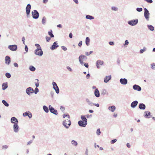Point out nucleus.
<instances>
[{
    "label": "nucleus",
    "mask_w": 155,
    "mask_h": 155,
    "mask_svg": "<svg viewBox=\"0 0 155 155\" xmlns=\"http://www.w3.org/2000/svg\"><path fill=\"white\" fill-rule=\"evenodd\" d=\"M81 65H84L87 68H88L89 67L88 64L87 63H84L83 64Z\"/></svg>",
    "instance_id": "48"
},
{
    "label": "nucleus",
    "mask_w": 155,
    "mask_h": 155,
    "mask_svg": "<svg viewBox=\"0 0 155 155\" xmlns=\"http://www.w3.org/2000/svg\"><path fill=\"white\" fill-rule=\"evenodd\" d=\"M2 103L6 107H8L9 106V104L5 100H2Z\"/></svg>",
    "instance_id": "33"
},
{
    "label": "nucleus",
    "mask_w": 155,
    "mask_h": 155,
    "mask_svg": "<svg viewBox=\"0 0 155 155\" xmlns=\"http://www.w3.org/2000/svg\"><path fill=\"white\" fill-rule=\"evenodd\" d=\"M86 101L89 105L91 106L92 105L93 103L91 102L87 98L86 100Z\"/></svg>",
    "instance_id": "40"
},
{
    "label": "nucleus",
    "mask_w": 155,
    "mask_h": 155,
    "mask_svg": "<svg viewBox=\"0 0 155 155\" xmlns=\"http://www.w3.org/2000/svg\"><path fill=\"white\" fill-rule=\"evenodd\" d=\"M31 8V6L30 4H28L25 8V10L27 15V17L28 18L30 17V13Z\"/></svg>",
    "instance_id": "3"
},
{
    "label": "nucleus",
    "mask_w": 155,
    "mask_h": 155,
    "mask_svg": "<svg viewBox=\"0 0 155 155\" xmlns=\"http://www.w3.org/2000/svg\"><path fill=\"white\" fill-rule=\"evenodd\" d=\"M25 49L26 52H27L28 51V48L26 45H25Z\"/></svg>",
    "instance_id": "57"
},
{
    "label": "nucleus",
    "mask_w": 155,
    "mask_h": 155,
    "mask_svg": "<svg viewBox=\"0 0 155 155\" xmlns=\"http://www.w3.org/2000/svg\"><path fill=\"white\" fill-rule=\"evenodd\" d=\"M28 113H29V112H26L24 113L23 114V116H24V117H25V116H28Z\"/></svg>",
    "instance_id": "53"
},
{
    "label": "nucleus",
    "mask_w": 155,
    "mask_h": 155,
    "mask_svg": "<svg viewBox=\"0 0 155 155\" xmlns=\"http://www.w3.org/2000/svg\"><path fill=\"white\" fill-rule=\"evenodd\" d=\"M95 96L97 97H98L100 96V94L97 88L95 89L94 92Z\"/></svg>",
    "instance_id": "24"
},
{
    "label": "nucleus",
    "mask_w": 155,
    "mask_h": 155,
    "mask_svg": "<svg viewBox=\"0 0 155 155\" xmlns=\"http://www.w3.org/2000/svg\"><path fill=\"white\" fill-rule=\"evenodd\" d=\"M86 18L88 19L92 20L94 19V17L91 15H87L86 16Z\"/></svg>",
    "instance_id": "29"
},
{
    "label": "nucleus",
    "mask_w": 155,
    "mask_h": 155,
    "mask_svg": "<svg viewBox=\"0 0 155 155\" xmlns=\"http://www.w3.org/2000/svg\"><path fill=\"white\" fill-rule=\"evenodd\" d=\"M35 46L36 47V49L34 51L35 54L40 57L42 56L43 53L40 45L38 44H36Z\"/></svg>",
    "instance_id": "1"
},
{
    "label": "nucleus",
    "mask_w": 155,
    "mask_h": 155,
    "mask_svg": "<svg viewBox=\"0 0 155 155\" xmlns=\"http://www.w3.org/2000/svg\"><path fill=\"white\" fill-rule=\"evenodd\" d=\"M51 37H49L48 36H46L45 37V38L47 42H48L50 41V40H51Z\"/></svg>",
    "instance_id": "47"
},
{
    "label": "nucleus",
    "mask_w": 155,
    "mask_h": 155,
    "mask_svg": "<svg viewBox=\"0 0 155 155\" xmlns=\"http://www.w3.org/2000/svg\"><path fill=\"white\" fill-rule=\"evenodd\" d=\"M2 89L3 90H5L6 88H7L8 87L7 83H3L2 84Z\"/></svg>",
    "instance_id": "26"
},
{
    "label": "nucleus",
    "mask_w": 155,
    "mask_h": 155,
    "mask_svg": "<svg viewBox=\"0 0 155 155\" xmlns=\"http://www.w3.org/2000/svg\"><path fill=\"white\" fill-rule=\"evenodd\" d=\"M148 28L151 31H153L154 30V27L152 25H147Z\"/></svg>",
    "instance_id": "27"
},
{
    "label": "nucleus",
    "mask_w": 155,
    "mask_h": 155,
    "mask_svg": "<svg viewBox=\"0 0 155 155\" xmlns=\"http://www.w3.org/2000/svg\"><path fill=\"white\" fill-rule=\"evenodd\" d=\"M66 117H67L68 119L70 118V117L68 114H64L63 115V118H64Z\"/></svg>",
    "instance_id": "49"
},
{
    "label": "nucleus",
    "mask_w": 155,
    "mask_h": 155,
    "mask_svg": "<svg viewBox=\"0 0 155 155\" xmlns=\"http://www.w3.org/2000/svg\"><path fill=\"white\" fill-rule=\"evenodd\" d=\"M109 44L110 45H114V42L113 41H110L109 42Z\"/></svg>",
    "instance_id": "59"
},
{
    "label": "nucleus",
    "mask_w": 155,
    "mask_h": 155,
    "mask_svg": "<svg viewBox=\"0 0 155 155\" xmlns=\"http://www.w3.org/2000/svg\"><path fill=\"white\" fill-rule=\"evenodd\" d=\"M6 77L8 78H9L11 77V74L8 72L6 73L5 74Z\"/></svg>",
    "instance_id": "41"
},
{
    "label": "nucleus",
    "mask_w": 155,
    "mask_h": 155,
    "mask_svg": "<svg viewBox=\"0 0 155 155\" xmlns=\"http://www.w3.org/2000/svg\"><path fill=\"white\" fill-rule=\"evenodd\" d=\"M48 34L51 38H53L54 37V35L52 33V31L51 30L48 32Z\"/></svg>",
    "instance_id": "35"
},
{
    "label": "nucleus",
    "mask_w": 155,
    "mask_h": 155,
    "mask_svg": "<svg viewBox=\"0 0 155 155\" xmlns=\"http://www.w3.org/2000/svg\"><path fill=\"white\" fill-rule=\"evenodd\" d=\"M11 122L12 124H15V123L18 124V119L15 117H12L11 119Z\"/></svg>",
    "instance_id": "19"
},
{
    "label": "nucleus",
    "mask_w": 155,
    "mask_h": 155,
    "mask_svg": "<svg viewBox=\"0 0 155 155\" xmlns=\"http://www.w3.org/2000/svg\"><path fill=\"white\" fill-rule=\"evenodd\" d=\"M28 117L30 119L32 117V114L31 113V112H29V113H28Z\"/></svg>",
    "instance_id": "56"
},
{
    "label": "nucleus",
    "mask_w": 155,
    "mask_h": 155,
    "mask_svg": "<svg viewBox=\"0 0 155 155\" xmlns=\"http://www.w3.org/2000/svg\"><path fill=\"white\" fill-rule=\"evenodd\" d=\"M32 15L34 19H38L39 17V13L37 10H34L31 12Z\"/></svg>",
    "instance_id": "4"
},
{
    "label": "nucleus",
    "mask_w": 155,
    "mask_h": 155,
    "mask_svg": "<svg viewBox=\"0 0 155 155\" xmlns=\"http://www.w3.org/2000/svg\"><path fill=\"white\" fill-rule=\"evenodd\" d=\"M35 81H37L36 82L35 81V86L36 87V88H37L39 86V83L38 82L39 80L38 79H36L35 80Z\"/></svg>",
    "instance_id": "34"
},
{
    "label": "nucleus",
    "mask_w": 155,
    "mask_h": 155,
    "mask_svg": "<svg viewBox=\"0 0 155 155\" xmlns=\"http://www.w3.org/2000/svg\"><path fill=\"white\" fill-rule=\"evenodd\" d=\"M111 78V75L108 76H106L104 79V81L105 83H107Z\"/></svg>",
    "instance_id": "22"
},
{
    "label": "nucleus",
    "mask_w": 155,
    "mask_h": 155,
    "mask_svg": "<svg viewBox=\"0 0 155 155\" xmlns=\"http://www.w3.org/2000/svg\"><path fill=\"white\" fill-rule=\"evenodd\" d=\"M82 41H80V42H79V43L78 44V46L79 47H81L82 46Z\"/></svg>",
    "instance_id": "63"
},
{
    "label": "nucleus",
    "mask_w": 155,
    "mask_h": 155,
    "mask_svg": "<svg viewBox=\"0 0 155 155\" xmlns=\"http://www.w3.org/2000/svg\"><path fill=\"white\" fill-rule=\"evenodd\" d=\"M104 63L103 61L101 60H98L96 61V64L97 68H100V66L102 65Z\"/></svg>",
    "instance_id": "16"
},
{
    "label": "nucleus",
    "mask_w": 155,
    "mask_h": 155,
    "mask_svg": "<svg viewBox=\"0 0 155 155\" xmlns=\"http://www.w3.org/2000/svg\"><path fill=\"white\" fill-rule=\"evenodd\" d=\"M144 1L147 2L149 3H151L153 2V1L152 0H144Z\"/></svg>",
    "instance_id": "54"
},
{
    "label": "nucleus",
    "mask_w": 155,
    "mask_h": 155,
    "mask_svg": "<svg viewBox=\"0 0 155 155\" xmlns=\"http://www.w3.org/2000/svg\"><path fill=\"white\" fill-rule=\"evenodd\" d=\"M136 10L138 12H141L143 10V9L141 8H136Z\"/></svg>",
    "instance_id": "45"
},
{
    "label": "nucleus",
    "mask_w": 155,
    "mask_h": 155,
    "mask_svg": "<svg viewBox=\"0 0 155 155\" xmlns=\"http://www.w3.org/2000/svg\"><path fill=\"white\" fill-rule=\"evenodd\" d=\"M109 110L111 111L112 112H114L115 110L116 107L114 106H109L108 107Z\"/></svg>",
    "instance_id": "25"
},
{
    "label": "nucleus",
    "mask_w": 155,
    "mask_h": 155,
    "mask_svg": "<svg viewBox=\"0 0 155 155\" xmlns=\"http://www.w3.org/2000/svg\"><path fill=\"white\" fill-rule=\"evenodd\" d=\"M13 129L14 132L17 133L18 132L19 130V128L17 123H15L13 125Z\"/></svg>",
    "instance_id": "11"
},
{
    "label": "nucleus",
    "mask_w": 155,
    "mask_h": 155,
    "mask_svg": "<svg viewBox=\"0 0 155 155\" xmlns=\"http://www.w3.org/2000/svg\"><path fill=\"white\" fill-rule=\"evenodd\" d=\"M101 133V132L100 130V128H98L97 129V132H96V134L97 135H100Z\"/></svg>",
    "instance_id": "44"
},
{
    "label": "nucleus",
    "mask_w": 155,
    "mask_h": 155,
    "mask_svg": "<svg viewBox=\"0 0 155 155\" xmlns=\"http://www.w3.org/2000/svg\"><path fill=\"white\" fill-rule=\"evenodd\" d=\"M61 48L64 51H66L67 49V48L64 46H62Z\"/></svg>",
    "instance_id": "55"
},
{
    "label": "nucleus",
    "mask_w": 155,
    "mask_h": 155,
    "mask_svg": "<svg viewBox=\"0 0 155 155\" xmlns=\"http://www.w3.org/2000/svg\"><path fill=\"white\" fill-rule=\"evenodd\" d=\"M49 109L51 113H52L55 115H58V113L57 110L55 109L54 108L51 106V105L49 106Z\"/></svg>",
    "instance_id": "6"
},
{
    "label": "nucleus",
    "mask_w": 155,
    "mask_h": 155,
    "mask_svg": "<svg viewBox=\"0 0 155 155\" xmlns=\"http://www.w3.org/2000/svg\"><path fill=\"white\" fill-rule=\"evenodd\" d=\"M120 82L122 85H126L127 83V80L125 78H121L120 80Z\"/></svg>",
    "instance_id": "15"
},
{
    "label": "nucleus",
    "mask_w": 155,
    "mask_h": 155,
    "mask_svg": "<svg viewBox=\"0 0 155 155\" xmlns=\"http://www.w3.org/2000/svg\"><path fill=\"white\" fill-rule=\"evenodd\" d=\"M138 20L137 19L132 20L127 22L128 24L131 26L136 25L138 23Z\"/></svg>",
    "instance_id": "5"
},
{
    "label": "nucleus",
    "mask_w": 155,
    "mask_h": 155,
    "mask_svg": "<svg viewBox=\"0 0 155 155\" xmlns=\"http://www.w3.org/2000/svg\"><path fill=\"white\" fill-rule=\"evenodd\" d=\"M139 108L140 110H144L146 108L145 105L142 103H141L139 104L138 105Z\"/></svg>",
    "instance_id": "21"
},
{
    "label": "nucleus",
    "mask_w": 155,
    "mask_h": 155,
    "mask_svg": "<svg viewBox=\"0 0 155 155\" xmlns=\"http://www.w3.org/2000/svg\"><path fill=\"white\" fill-rule=\"evenodd\" d=\"M152 69H155V63H153L150 64Z\"/></svg>",
    "instance_id": "43"
},
{
    "label": "nucleus",
    "mask_w": 155,
    "mask_h": 155,
    "mask_svg": "<svg viewBox=\"0 0 155 155\" xmlns=\"http://www.w3.org/2000/svg\"><path fill=\"white\" fill-rule=\"evenodd\" d=\"M129 44V41L127 40H126L125 41V43L124 45H127Z\"/></svg>",
    "instance_id": "62"
},
{
    "label": "nucleus",
    "mask_w": 155,
    "mask_h": 155,
    "mask_svg": "<svg viewBox=\"0 0 155 155\" xmlns=\"http://www.w3.org/2000/svg\"><path fill=\"white\" fill-rule=\"evenodd\" d=\"M26 92L28 95H30L31 94H32L34 92L33 89L31 87H28L26 90Z\"/></svg>",
    "instance_id": "10"
},
{
    "label": "nucleus",
    "mask_w": 155,
    "mask_h": 155,
    "mask_svg": "<svg viewBox=\"0 0 155 155\" xmlns=\"http://www.w3.org/2000/svg\"><path fill=\"white\" fill-rule=\"evenodd\" d=\"M43 109L44 110L46 113H48L49 112L48 108L45 105L43 106Z\"/></svg>",
    "instance_id": "30"
},
{
    "label": "nucleus",
    "mask_w": 155,
    "mask_h": 155,
    "mask_svg": "<svg viewBox=\"0 0 155 155\" xmlns=\"http://www.w3.org/2000/svg\"><path fill=\"white\" fill-rule=\"evenodd\" d=\"M85 116L87 118H89L91 117H92V115L91 114H90V115L87 114V115H86Z\"/></svg>",
    "instance_id": "60"
},
{
    "label": "nucleus",
    "mask_w": 155,
    "mask_h": 155,
    "mask_svg": "<svg viewBox=\"0 0 155 155\" xmlns=\"http://www.w3.org/2000/svg\"><path fill=\"white\" fill-rule=\"evenodd\" d=\"M5 63L6 64L9 65L10 64L11 62V58L9 56H6L5 57Z\"/></svg>",
    "instance_id": "20"
},
{
    "label": "nucleus",
    "mask_w": 155,
    "mask_h": 155,
    "mask_svg": "<svg viewBox=\"0 0 155 155\" xmlns=\"http://www.w3.org/2000/svg\"><path fill=\"white\" fill-rule=\"evenodd\" d=\"M32 142L33 141L32 140H30V141H28L27 143V145H30L32 143Z\"/></svg>",
    "instance_id": "61"
},
{
    "label": "nucleus",
    "mask_w": 155,
    "mask_h": 155,
    "mask_svg": "<svg viewBox=\"0 0 155 155\" xmlns=\"http://www.w3.org/2000/svg\"><path fill=\"white\" fill-rule=\"evenodd\" d=\"M58 47L59 45H58L57 41H55L51 47L50 49L52 50H54L56 49Z\"/></svg>",
    "instance_id": "12"
},
{
    "label": "nucleus",
    "mask_w": 155,
    "mask_h": 155,
    "mask_svg": "<svg viewBox=\"0 0 155 155\" xmlns=\"http://www.w3.org/2000/svg\"><path fill=\"white\" fill-rule=\"evenodd\" d=\"M151 113L148 111H146L144 112V117L146 118H149L150 117V116Z\"/></svg>",
    "instance_id": "23"
},
{
    "label": "nucleus",
    "mask_w": 155,
    "mask_h": 155,
    "mask_svg": "<svg viewBox=\"0 0 155 155\" xmlns=\"http://www.w3.org/2000/svg\"><path fill=\"white\" fill-rule=\"evenodd\" d=\"M8 148V146L7 145H3L2 147V149L3 150H6Z\"/></svg>",
    "instance_id": "42"
},
{
    "label": "nucleus",
    "mask_w": 155,
    "mask_h": 155,
    "mask_svg": "<svg viewBox=\"0 0 155 155\" xmlns=\"http://www.w3.org/2000/svg\"><path fill=\"white\" fill-rule=\"evenodd\" d=\"M144 16L145 17L146 19L148 20L149 19V15H150V13H149L148 10L146 8H144Z\"/></svg>",
    "instance_id": "9"
},
{
    "label": "nucleus",
    "mask_w": 155,
    "mask_h": 155,
    "mask_svg": "<svg viewBox=\"0 0 155 155\" xmlns=\"http://www.w3.org/2000/svg\"><path fill=\"white\" fill-rule=\"evenodd\" d=\"M87 57L85 55L83 54H81V55H80L79 57L78 60L80 62V63L81 64H82L84 63L82 59H87Z\"/></svg>",
    "instance_id": "7"
},
{
    "label": "nucleus",
    "mask_w": 155,
    "mask_h": 155,
    "mask_svg": "<svg viewBox=\"0 0 155 155\" xmlns=\"http://www.w3.org/2000/svg\"><path fill=\"white\" fill-rule=\"evenodd\" d=\"M60 109L62 111H64L65 109V108L62 106H61V107H60Z\"/></svg>",
    "instance_id": "58"
},
{
    "label": "nucleus",
    "mask_w": 155,
    "mask_h": 155,
    "mask_svg": "<svg viewBox=\"0 0 155 155\" xmlns=\"http://www.w3.org/2000/svg\"><path fill=\"white\" fill-rule=\"evenodd\" d=\"M133 88L134 90L139 91L141 90V87L139 86L137 84L134 85L133 86Z\"/></svg>",
    "instance_id": "17"
},
{
    "label": "nucleus",
    "mask_w": 155,
    "mask_h": 155,
    "mask_svg": "<svg viewBox=\"0 0 155 155\" xmlns=\"http://www.w3.org/2000/svg\"><path fill=\"white\" fill-rule=\"evenodd\" d=\"M8 48L11 51H15L17 49V46L15 45H10L8 46Z\"/></svg>",
    "instance_id": "13"
},
{
    "label": "nucleus",
    "mask_w": 155,
    "mask_h": 155,
    "mask_svg": "<svg viewBox=\"0 0 155 155\" xmlns=\"http://www.w3.org/2000/svg\"><path fill=\"white\" fill-rule=\"evenodd\" d=\"M81 119L82 121H83L84 122L86 123H87V120L86 117H85L84 116L82 115L81 116Z\"/></svg>",
    "instance_id": "31"
},
{
    "label": "nucleus",
    "mask_w": 155,
    "mask_h": 155,
    "mask_svg": "<svg viewBox=\"0 0 155 155\" xmlns=\"http://www.w3.org/2000/svg\"><path fill=\"white\" fill-rule=\"evenodd\" d=\"M146 50V48L145 47H143V49H141L140 50V54H142Z\"/></svg>",
    "instance_id": "38"
},
{
    "label": "nucleus",
    "mask_w": 155,
    "mask_h": 155,
    "mask_svg": "<svg viewBox=\"0 0 155 155\" xmlns=\"http://www.w3.org/2000/svg\"><path fill=\"white\" fill-rule=\"evenodd\" d=\"M46 22V18L45 17H43L42 20V23L43 24L45 25Z\"/></svg>",
    "instance_id": "39"
},
{
    "label": "nucleus",
    "mask_w": 155,
    "mask_h": 155,
    "mask_svg": "<svg viewBox=\"0 0 155 155\" xmlns=\"http://www.w3.org/2000/svg\"><path fill=\"white\" fill-rule=\"evenodd\" d=\"M29 70L32 71H34L35 70V67L32 66H30L29 68Z\"/></svg>",
    "instance_id": "37"
},
{
    "label": "nucleus",
    "mask_w": 155,
    "mask_h": 155,
    "mask_svg": "<svg viewBox=\"0 0 155 155\" xmlns=\"http://www.w3.org/2000/svg\"><path fill=\"white\" fill-rule=\"evenodd\" d=\"M52 84L53 85V88L55 90L56 93L58 94L59 93V89L56 83L53 82Z\"/></svg>",
    "instance_id": "8"
},
{
    "label": "nucleus",
    "mask_w": 155,
    "mask_h": 155,
    "mask_svg": "<svg viewBox=\"0 0 155 155\" xmlns=\"http://www.w3.org/2000/svg\"><path fill=\"white\" fill-rule=\"evenodd\" d=\"M117 141V140L116 139H114L111 140L110 141V143L111 144H114Z\"/></svg>",
    "instance_id": "50"
},
{
    "label": "nucleus",
    "mask_w": 155,
    "mask_h": 155,
    "mask_svg": "<svg viewBox=\"0 0 155 155\" xmlns=\"http://www.w3.org/2000/svg\"><path fill=\"white\" fill-rule=\"evenodd\" d=\"M78 123L80 126L84 127H85L87 124V123L81 120L79 121Z\"/></svg>",
    "instance_id": "14"
},
{
    "label": "nucleus",
    "mask_w": 155,
    "mask_h": 155,
    "mask_svg": "<svg viewBox=\"0 0 155 155\" xmlns=\"http://www.w3.org/2000/svg\"><path fill=\"white\" fill-rule=\"evenodd\" d=\"M111 9L113 10H114V11H117V8L114 7H112L111 8Z\"/></svg>",
    "instance_id": "52"
},
{
    "label": "nucleus",
    "mask_w": 155,
    "mask_h": 155,
    "mask_svg": "<svg viewBox=\"0 0 155 155\" xmlns=\"http://www.w3.org/2000/svg\"><path fill=\"white\" fill-rule=\"evenodd\" d=\"M90 76V75L89 74V73L87 74L86 75L87 79H89Z\"/></svg>",
    "instance_id": "64"
},
{
    "label": "nucleus",
    "mask_w": 155,
    "mask_h": 155,
    "mask_svg": "<svg viewBox=\"0 0 155 155\" xmlns=\"http://www.w3.org/2000/svg\"><path fill=\"white\" fill-rule=\"evenodd\" d=\"M71 122L70 120L68 119L66 120L63 121L62 123L63 125L66 129L69 128L70 126L71 125Z\"/></svg>",
    "instance_id": "2"
},
{
    "label": "nucleus",
    "mask_w": 155,
    "mask_h": 155,
    "mask_svg": "<svg viewBox=\"0 0 155 155\" xmlns=\"http://www.w3.org/2000/svg\"><path fill=\"white\" fill-rule=\"evenodd\" d=\"M138 104V102L137 101H134L131 103L130 106L132 108H134L136 107Z\"/></svg>",
    "instance_id": "18"
},
{
    "label": "nucleus",
    "mask_w": 155,
    "mask_h": 155,
    "mask_svg": "<svg viewBox=\"0 0 155 155\" xmlns=\"http://www.w3.org/2000/svg\"><path fill=\"white\" fill-rule=\"evenodd\" d=\"M71 143L72 145L77 147L78 145V143L77 142L74 140H72L71 141Z\"/></svg>",
    "instance_id": "32"
},
{
    "label": "nucleus",
    "mask_w": 155,
    "mask_h": 155,
    "mask_svg": "<svg viewBox=\"0 0 155 155\" xmlns=\"http://www.w3.org/2000/svg\"><path fill=\"white\" fill-rule=\"evenodd\" d=\"M39 91V89L38 88H35L34 90V93L35 94H37V93Z\"/></svg>",
    "instance_id": "46"
},
{
    "label": "nucleus",
    "mask_w": 155,
    "mask_h": 155,
    "mask_svg": "<svg viewBox=\"0 0 155 155\" xmlns=\"http://www.w3.org/2000/svg\"><path fill=\"white\" fill-rule=\"evenodd\" d=\"M90 41V39L88 37H87L86 38L85 43L87 46L89 45V42Z\"/></svg>",
    "instance_id": "28"
},
{
    "label": "nucleus",
    "mask_w": 155,
    "mask_h": 155,
    "mask_svg": "<svg viewBox=\"0 0 155 155\" xmlns=\"http://www.w3.org/2000/svg\"><path fill=\"white\" fill-rule=\"evenodd\" d=\"M107 91L105 89H103L101 90V94L102 95H104L106 94Z\"/></svg>",
    "instance_id": "36"
},
{
    "label": "nucleus",
    "mask_w": 155,
    "mask_h": 155,
    "mask_svg": "<svg viewBox=\"0 0 155 155\" xmlns=\"http://www.w3.org/2000/svg\"><path fill=\"white\" fill-rule=\"evenodd\" d=\"M66 68L69 71L72 72V70L70 67L67 66Z\"/></svg>",
    "instance_id": "51"
}]
</instances>
